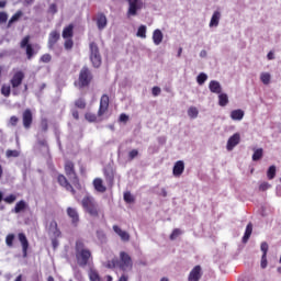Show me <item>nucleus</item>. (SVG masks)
Instances as JSON below:
<instances>
[{
	"label": "nucleus",
	"instance_id": "f257e3e1",
	"mask_svg": "<svg viewBox=\"0 0 281 281\" xmlns=\"http://www.w3.org/2000/svg\"><path fill=\"white\" fill-rule=\"evenodd\" d=\"M75 251H76L77 265L82 268L88 266L92 256H91V250H89V248L85 246V243H82L81 240H77Z\"/></svg>",
	"mask_w": 281,
	"mask_h": 281
},
{
	"label": "nucleus",
	"instance_id": "f03ea898",
	"mask_svg": "<svg viewBox=\"0 0 281 281\" xmlns=\"http://www.w3.org/2000/svg\"><path fill=\"white\" fill-rule=\"evenodd\" d=\"M81 205L87 214L90 216H98L100 210L94 196L86 194L81 201Z\"/></svg>",
	"mask_w": 281,
	"mask_h": 281
},
{
	"label": "nucleus",
	"instance_id": "7ed1b4c3",
	"mask_svg": "<svg viewBox=\"0 0 281 281\" xmlns=\"http://www.w3.org/2000/svg\"><path fill=\"white\" fill-rule=\"evenodd\" d=\"M117 269L121 271H131L133 269V259L127 252H120V259H117Z\"/></svg>",
	"mask_w": 281,
	"mask_h": 281
},
{
	"label": "nucleus",
	"instance_id": "20e7f679",
	"mask_svg": "<svg viewBox=\"0 0 281 281\" xmlns=\"http://www.w3.org/2000/svg\"><path fill=\"white\" fill-rule=\"evenodd\" d=\"M90 48V60L93 67L98 68L102 65V55H100V48L95 42H91L89 45Z\"/></svg>",
	"mask_w": 281,
	"mask_h": 281
},
{
	"label": "nucleus",
	"instance_id": "39448f33",
	"mask_svg": "<svg viewBox=\"0 0 281 281\" xmlns=\"http://www.w3.org/2000/svg\"><path fill=\"white\" fill-rule=\"evenodd\" d=\"M65 172L68 177V179L74 183L76 188H79V190L82 189V186H80V182L78 181V176H76V170L74 169V162L66 161L65 164Z\"/></svg>",
	"mask_w": 281,
	"mask_h": 281
},
{
	"label": "nucleus",
	"instance_id": "423d86ee",
	"mask_svg": "<svg viewBox=\"0 0 281 281\" xmlns=\"http://www.w3.org/2000/svg\"><path fill=\"white\" fill-rule=\"evenodd\" d=\"M92 78L93 77L91 76V70H89V68L87 66H85L80 70V74H79L78 85H79L80 89H82V87H89Z\"/></svg>",
	"mask_w": 281,
	"mask_h": 281
},
{
	"label": "nucleus",
	"instance_id": "0eeeda50",
	"mask_svg": "<svg viewBox=\"0 0 281 281\" xmlns=\"http://www.w3.org/2000/svg\"><path fill=\"white\" fill-rule=\"evenodd\" d=\"M21 49H26V57L29 60H32V57L38 54L37 50L34 49V46L30 44V35H26L20 43Z\"/></svg>",
	"mask_w": 281,
	"mask_h": 281
},
{
	"label": "nucleus",
	"instance_id": "6e6552de",
	"mask_svg": "<svg viewBox=\"0 0 281 281\" xmlns=\"http://www.w3.org/2000/svg\"><path fill=\"white\" fill-rule=\"evenodd\" d=\"M128 3L127 16H137V12L144 8V1L142 0H126Z\"/></svg>",
	"mask_w": 281,
	"mask_h": 281
},
{
	"label": "nucleus",
	"instance_id": "1a4fd4ad",
	"mask_svg": "<svg viewBox=\"0 0 281 281\" xmlns=\"http://www.w3.org/2000/svg\"><path fill=\"white\" fill-rule=\"evenodd\" d=\"M203 278V269L201 266H195L189 273L188 281H199Z\"/></svg>",
	"mask_w": 281,
	"mask_h": 281
},
{
	"label": "nucleus",
	"instance_id": "9d476101",
	"mask_svg": "<svg viewBox=\"0 0 281 281\" xmlns=\"http://www.w3.org/2000/svg\"><path fill=\"white\" fill-rule=\"evenodd\" d=\"M23 78H25V74H23L21 70L16 71L10 80L12 88L18 89V87H21Z\"/></svg>",
	"mask_w": 281,
	"mask_h": 281
},
{
	"label": "nucleus",
	"instance_id": "9b49d317",
	"mask_svg": "<svg viewBox=\"0 0 281 281\" xmlns=\"http://www.w3.org/2000/svg\"><path fill=\"white\" fill-rule=\"evenodd\" d=\"M239 144H240V134L239 133H235L233 136H231L228 138L226 148H227L228 151H232Z\"/></svg>",
	"mask_w": 281,
	"mask_h": 281
},
{
	"label": "nucleus",
	"instance_id": "f8f14e48",
	"mask_svg": "<svg viewBox=\"0 0 281 281\" xmlns=\"http://www.w3.org/2000/svg\"><path fill=\"white\" fill-rule=\"evenodd\" d=\"M66 212L71 220L72 225H75L76 227L78 223H80V215L78 214V209L69 206Z\"/></svg>",
	"mask_w": 281,
	"mask_h": 281
},
{
	"label": "nucleus",
	"instance_id": "ddd939ff",
	"mask_svg": "<svg viewBox=\"0 0 281 281\" xmlns=\"http://www.w3.org/2000/svg\"><path fill=\"white\" fill-rule=\"evenodd\" d=\"M33 120L32 110L26 109L22 114L24 128H31Z\"/></svg>",
	"mask_w": 281,
	"mask_h": 281
},
{
	"label": "nucleus",
	"instance_id": "4468645a",
	"mask_svg": "<svg viewBox=\"0 0 281 281\" xmlns=\"http://www.w3.org/2000/svg\"><path fill=\"white\" fill-rule=\"evenodd\" d=\"M48 234L52 238H60V229H58V223L50 221L48 224Z\"/></svg>",
	"mask_w": 281,
	"mask_h": 281
},
{
	"label": "nucleus",
	"instance_id": "2eb2a0df",
	"mask_svg": "<svg viewBox=\"0 0 281 281\" xmlns=\"http://www.w3.org/2000/svg\"><path fill=\"white\" fill-rule=\"evenodd\" d=\"M112 229L114 234H117L123 243H128L131 240V235L128 234V232L122 231L120 226L113 225Z\"/></svg>",
	"mask_w": 281,
	"mask_h": 281
},
{
	"label": "nucleus",
	"instance_id": "dca6fc26",
	"mask_svg": "<svg viewBox=\"0 0 281 281\" xmlns=\"http://www.w3.org/2000/svg\"><path fill=\"white\" fill-rule=\"evenodd\" d=\"M57 181L59 186H61V188H65L68 192L76 194V190H74V187L69 183V181L64 175H59Z\"/></svg>",
	"mask_w": 281,
	"mask_h": 281
},
{
	"label": "nucleus",
	"instance_id": "f3484780",
	"mask_svg": "<svg viewBox=\"0 0 281 281\" xmlns=\"http://www.w3.org/2000/svg\"><path fill=\"white\" fill-rule=\"evenodd\" d=\"M106 111H109V95L103 94L100 100V108H99L98 115L102 117V114L106 113Z\"/></svg>",
	"mask_w": 281,
	"mask_h": 281
},
{
	"label": "nucleus",
	"instance_id": "a211bd4d",
	"mask_svg": "<svg viewBox=\"0 0 281 281\" xmlns=\"http://www.w3.org/2000/svg\"><path fill=\"white\" fill-rule=\"evenodd\" d=\"M19 240L22 245L23 258H27V249H30V241H27V237L23 233L19 234Z\"/></svg>",
	"mask_w": 281,
	"mask_h": 281
},
{
	"label": "nucleus",
	"instance_id": "6ab92c4d",
	"mask_svg": "<svg viewBox=\"0 0 281 281\" xmlns=\"http://www.w3.org/2000/svg\"><path fill=\"white\" fill-rule=\"evenodd\" d=\"M60 40V33L53 31L48 35V49H54V46Z\"/></svg>",
	"mask_w": 281,
	"mask_h": 281
},
{
	"label": "nucleus",
	"instance_id": "aec40b11",
	"mask_svg": "<svg viewBox=\"0 0 281 281\" xmlns=\"http://www.w3.org/2000/svg\"><path fill=\"white\" fill-rule=\"evenodd\" d=\"M209 89L211 93H215L216 95L223 93V86H221V82L216 80H211L209 83Z\"/></svg>",
	"mask_w": 281,
	"mask_h": 281
},
{
	"label": "nucleus",
	"instance_id": "412c9836",
	"mask_svg": "<svg viewBox=\"0 0 281 281\" xmlns=\"http://www.w3.org/2000/svg\"><path fill=\"white\" fill-rule=\"evenodd\" d=\"M186 170V164L182 160H178L173 166V177H181Z\"/></svg>",
	"mask_w": 281,
	"mask_h": 281
},
{
	"label": "nucleus",
	"instance_id": "4be33fe9",
	"mask_svg": "<svg viewBox=\"0 0 281 281\" xmlns=\"http://www.w3.org/2000/svg\"><path fill=\"white\" fill-rule=\"evenodd\" d=\"M108 25V20H106V15H104L103 13H99L97 15V26L98 30L102 31Z\"/></svg>",
	"mask_w": 281,
	"mask_h": 281
},
{
	"label": "nucleus",
	"instance_id": "5701e85b",
	"mask_svg": "<svg viewBox=\"0 0 281 281\" xmlns=\"http://www.w3.org/2000/svg\"><path fill=\"white\" fill-rule=\"evenodd\" d=\"M218 23H221V11H214L209 27H218Z\"/></svg>",
	"mask_w": 281,
	"mask_h": 281
},
{
	"label": "nucleus",
	"instance_id": "b1692460",
	"mask_svg": "<svg viewBox=\"0 0 281 281\" xmlns=\"http://www.w3.org/2000/svg\"><path fill=\"white\" fill-rule=\"evenodd\" d=\"M153 41H154V45H161L164 41V33L161 32V30L157 29L154 31Z\"/></svg>",
	"mask_w": 281,
	"mask_h": 281
},
{
	"label": "nucleus",
	"instance_id": "393cba45",
	"mask_svg": "<svg viewBox=\"0 0 281 281\" xmlns=\"http://www.w3.org/2000/svg\"><path fill=\"white\" fill-rule=\"evenodd\" d=\"M245 117V111L238 109V110H233L231 112V120H234L235 122H240Z\"/></svg>",
	"mask_w": 281,
	"mask_h": 281
},
{
	"label": "nucleus",
	"instance_id": "a878e982",
	"mask_svg": "<svg viewBox=\"0 0 281 281\" xmlns=\"http://www.w3.org/2000/svg\"><path fill=\"white\" fill-rule=\"evenodd\" d=\"M93 186H94V190H97V192H106V187H104L102 179L100 178H95L93 180Z\"/></svg>",
	"mask_w": 281,
	"mask_h": 281
},
{
	"label": "nucleus",
	"instance_id": "bb28decb",
	"mask_svg": "<svg viewBox=\"0 0 281 281\" xmlns=\"http://www.w3.org/2000/svg\"><path fill=\"white\" fill-rule=\"evenodd\" d=\"M25 207H27V203L25 202V200H21L15 204L12 212L14 214H21V212H23V210H25Z\"/></svg>",
	"mask_w": 281,
	"mask_h": 281
},
{
	"label": "nucleus",
	"instance_id": "cd10ccee",
	"mask_svg": "<svg viewBox=\"0 0 281 281\" xmlns=\"http://www.w3.org/2000/svg\"><path fill=\"white\" fill-rule=\"evenodd\" d=\"M218 104L220 106H227V104H229V97L227 93L222 92L218 94Z\"/></svg>",
	"mask_w": 281,
	"mask_h": 281
},
{
	"label": "nucleus",
	"instance_id": "c85d7f7f",
	"mask_svg": "<svg viewBox=\"0 0 281 281\" xmlns=\"http://www.w3.org/2000/svg\"><path fill=\"white\" fill-rule=\"evenodd\" d=\"M23 16V11H16L15 14H13L11 16V19L8 22V27H11L13 23H16V21H19V19H21Z\"/></svg>",
	"mask_w": 281,
	"mask_h": 281
},
{
	"label": "nucleus",
	"instance_id": "c756f323",
	"mask_svg": "<svg viewBox=\"0 0 281 281\" xmlns=\"http://www.w3.org/2000/svg\"><path fill=\"white\" fill-rule=\"evenodd\" d=\"M251 232H254V226L251 225V223H249L246 226L245 235L243 237L244 243H247L249 240V238L251 237Z\"/></svg>",
	"mask_w": 281,
	"mask_h": 281
},
{
	"label": "nucleus",
	"instance_id": "7c9ffc66",
	"mask_svg": "<svg viewBox=\"0 0 281 281\" xmlns=\"http://www.w3.org/2000/svg\"><path fill=\"white\" fill-rule=\"evenodd\" d=\"M74 36V25H68L63 31V38H71Z\"/></svg>",
	"mask_w": 281,
	"mask_h": 281
},
{
	"label": "nucleus",
	"instance_id": "2f4dec72",
	"mask_svg": "<svg viewBox=\"0 0 281 281\" xmlns=\"http://www.w3.org/2000/svg\"><path fill=\"white\" fill-rule=\"evenodd\" d=\"M263 155H265V151L262 148L255 149L252 154V161H260Z\"/></svg>",
	"mask_w": 281,
	"mask_h": 281
},
{
	"label": "nucleus",
	"instance_id": "473e14b6",
	"mask_svg": "<svg viewBox=\"0 0 281 281\" xmlns=\"http://www.w3.org/2000/svg\"><path fill=\"white\" fill-rule=\"evenodd\" d=\"M88 276L90 281H102L100 279V274L98 273V271H95V269H90Z\"/></svg>",
	"mask_w": 281,
	"mask_h": 281
},
{
	"label": "nucleus",
	"instance_id": "72a5a7b5",
	"mask_svg": "<svg viewBox=\"0 0 281 281\" xmlns=\"http://www.w3.org/2000/svg\"><path fill=\"white\" fill-rule=\"evenodd\" d=\"M277 168L274 165L270 166L267 170V178L271 181L276 179Z\"/></svg>",
	"mask_w": 281,
	"mask_h": 281
},
{
	"label": "nucleus",
	"instance_id": "f704fd0d",
	"mask_svg": "<svg viewBox=\"0 0 281 281\" xmlns=\"http://www.w3.org/2000/svg\"><path fill=\"white\" fill-rule=\"evenodd\" d=\"M188 115L191 117V120H196L199 117V109L195 106H191L188 109Z\"/></svg>",
	"mask_w": 281,
	"mask_h": 281
},
{
	"label": "nucleus",
	"instance_id": "c9c22d12",
	"mask_svg": "<svg viewBox=\"0 0 281 281\" xmlns=\"http://www.w3.org/2000/svg\"><path fill=\"white\" fill-rule=\"evenodd\" d=\"M260 80L263 85H269L271 82V74L269 72H261Z\"/></svg>",
	"mask_w": 281,
	"mask_h": 281
},
{
	"label": "nucleus",
	"instance_id": "e433bc0d",
	"mask_svg": "<svg viewBox=\"0 0 281 281\" xmlns=\"http://www.w3.org/2000/svg\"><path fill=\"white\" fill-rule=\"evenodd\" d=\"M206 81H207V74L201 72L200 75H198L196 77L198 85L203 86L205 85Z\"/></svg>",
	"mask_w": 281,
	"mask_h": 281
},
{
	"label": "nucleus",
	"instance_id": "4c0bfd02",
	"mask_svg": "<svg viewBox=\"0 0 281 281\" xmlns=\"http://www.w3.org/2000/svg\"><path fill=\"white\" fill-rule=\"evenodd\" d=\"M146 30H147L146 25H140L137 30L136 36L138 38H146Z\"/></svg>",
	"mask_w": 281,
	"mask_h": 281
},
{
	"label": "nucleus",
	"instance_id": "58836bf2",
	"mask_svg": "<svg viewBox=\"0 0 281 281\" xmlns=\"http://www.w3.org/2000/svg\"><path fill=\"white\" fill-rule=\"evenodd\" d=\"M14 238H15L14 234L7 235V237H5V245L8 247H12L14 245Z\"/></svg>",
	"mask_w": 281,
	"mask_h": 281
},
{
	"label": "nucleus",
	"instance_id": "ea45409f",
	"mask_svg": "<svg viewBox=\"0 0 281 281\" xmlns=\"http://www.w3.org/2000/svg\"><path fill=\"white\" fill-rule=\"evenodd\" d=\"M1 93H2V95H4V98H10V93H11L10 86L3 85L1 88Z\"/></svg>",
	"mask_w": 281,
	"mask_h": 281
},
{
	"label": "nucleus",
	"instance_id": "a19ab883",
	"mask_svg": "<svg viewBox=\"0 0 281 281\" xmlns=\"http://www.w3.org/2000/svg\"><path fill=\"white\" fill-rule=\"evenodd\" d=\"M3 201H4V203H8L9 205H12V203H14V201H16V195L15 194L7 195L3 199Z\"/></svg>",
	"mask_w": 281,
	"mask_h": 281
},
{
	"label": "nucleus",
	"instance_id": "79ce46f5",
	"mask_svg": "<svg viewBox=\"0 0 281 281\" xmlns=\"http://www.w3.org/2000/svg\"><path fill=\"white\" fill-rule=\"evenodd\" d=\"M105 267L108 269H117V259H112L106 262Z\"/></svg>",
	"mask_w": 281,
	"mask_h": 281
},
{
	"label": "nucleus",
	"instance_id": "37998d69",
	"mask_svg": "<svg viewBox=\"0 0 281 281\" xmlns=\"http://www.w3.org/2000/svg\"><path fill=\"white\" fill-rule=\"evenodd\" d=\"M7 157L10 158V157H19V155H21V153L16 149H9L7 150L5 153Z\"/></svg>",
	"mask_w": 281,
	"mask_h": 281
},
{
	"label": "nucleus",
	"instance_id": "c03bdc74",
	"mask_svg": "<svg viewBox=\"0 0 281 281\" xmlns=\"http://www.w3.org/2000/svg\"><path fill=\"white\" fill-rule=\"evenodd\" d=\"M179 236H181V229L176 228V229H173V232L170 235V240H177V238H179Z\"/></svg>",
	"mask_w": 281,
	"mask_h": 281
},
{
	"label": "nucleus",
	"instance_id": "a18cd8bd",
	"mask_svg": "<svg viewBox=\"0 0 281 281\" xmlns=\"http://www.w3.org/2000/svg\"><path fill=\"white\" fill-rule=\"evenodd\" d=\"M75 106H77V109H85V106H87V102L85 101V99H78L75 102Z\"/></svg>",
	"mask_w": 281,
	"mask_h": 281
},
{
	"label": "nucleus",
	"instance_id": "49530a36",
	"mask_svg": "<svg viewBox=\"0 0 281 281\" xmlns=\"http://www.w3.org/2000/svg\"><path fill=\"white\" fill-rule=\"evenodd\" d=\"M123 198H124L125 203H133V201H134L133 194H131V192H125Z\"/></svg>",
	"mask_w": 281,
	"mask_h": 281
},
{
	"label": "nucleus",
	"instance_id": "de8ad7c7",
	"mask_svg": "<svg viewBox=\"0 0 281 281\" xmlns=\"http://www.w3.org/2000/svg\"><path fill=\"white\" fill-rule=\"evenodd\" d=\"M97 238H99L101 243H106V235H104V232L102 231L97 232Z\"/></svg>",
	"mask_w": 281,
	"mask_h": 281
},
{
	"label": "nucleus",
	"instance_id": "09e8293b",
	"mask_svg": "<svg viewBox=\"0 0 281 281\" xmlns=\"http://www.w3.org/2000/svg\"><path fill=\"white\" fill-rule=\"evenodd\" d=\"M137 155H139V151L137 149H133L128 153V159L130 161H133V159H135V157H137Z\"/></svg>",
	"mask_w": 281,
	"mask_h": 281
},
{
	"label": "nucleus",
	"instance_id": "8fccbe9b",
	"mask_svg": "<svg viewBox=\"0 0 281 281\" xmlns=\"http://www.w3.org/2000/svg\"><path fill=\"white\" fill-rule=\"evenodd\" d=\"M261 251H262V256H267V251H269V244H267L266 241L261 243Z\"/></svg>",
	"mask_w": 281,
	"mask_h": 281
},
{
	"label": "nucleus",
	"instance_id": "3c124183",
	"mask_svg": "<svg viewBox=\"0 0 281 281\" xmlns=\"http://www.w3.org/2000/svg\"><path fill=\"white\" fill-rule=\"evenodd\" d=\"M269 188H271V184H269V182H262L260 186H259V190L261 192H266V190H269Z\"/></svg>",
	"mask_w": 281,
	"mask_h": 281
},
{
	"label": "nucleus",
	"instance_id": "603ef678",
	"mask_svg": "<svg viewBox=\"0 0 281 281\" xmlns=\"http://www.w3.org/2000/svg\"><path fill=\"white\" fill-rule=\"evenodd\" d=\"M41 61H42V63H50V61H52V55H49V54H44V55L41 57Z\"/></svg>",
	"mask_w": 281,
	"mask_h": 281
},
{
	"label": "nucleus",
	"instance_id": "864d4df0",
	"mask_svg": "<svg viewBox=\"0 0 281 281\" xmlns=\"http://www.w3.org/2000/svg\"><path fill=\"white\" fill-rule=\"evenodd\" d=\"M16 124H19V117L11 116L9 121V126H16Z\"/></svg>",
	"mask_w": 281,
	"mask_h": 281
},
{
	"label": "nucleus",
	"instance_id": "5fc2aeb1",
	"mask_svg": "<svg viewBox=\"0 0 281 281\" xmlns=\"http://www.w3.org/2000/svg\"><path fill=\"white\" fill-rule=\"evenodd\" d=\"M41 128L44 133H47L48 124H47V119L42 120L41 122Z\"/></svg>",
	"mask_w": 281,
	"mask_h": 281
},
{
	"label": "nucleus",
	"instance_id": "6e6d98bb",
	"mask_svg": "<svg viewBox=\"0 0 281 281\" xmlns=\"http://www.w3.org/2000/svg\"><path fill=\"white\" fill-rule=\"evenodd\" d=\"M0 23H8V13L0 12Z\"/></svg>",
	"mask_w": 281,
	"mask_h": 281
},
{
	"label": "nucleus",
	"instance_id": "4d7b16f0",
	"mask_svg": "<svg viewBox=\"0 0 281 281\" xmlns=\"http://www.w3.org/2000/svg\"><path fill=\"white\" fill-rule=\"evenodd\" d=\"M151 93H153V95H155V98H157V95H159V94L161 93V88H159V87H154V88L151 89Z\"/></svg>",
	"mask_w": 281,
	"mask_h": 281
},
{
	"label": "nucleus",
	"instance_id": "13d9d810",
	"mask_svg": "<svg viewBox=\"0 0 281 281\" xmlns=\"http://www.w3.org/2000/svg\"><path fill=\"white\" fill-rule=\"evenodd\" d=\"M261 269H267V255L261 256Z\"/></svg>",
	"mask_w": 281,
	"mask_h": 281
},
{
	"label": "nucleus",
	"instance_id": "bf43d9fd",
	"mask_svg": "<svg viewBox=\"0 0 281 281\" xmlns=\"http://www.w3.org/2000/svg\"><path fill=\"white\" fill-rule=\"evenodd\" d=\"M71 47H74V41L66 40V42H65V49H71Z\"/></svg>",
	"mask_w": 281,
	"mask_h": 281
},
{
	"label": "nucleus",
	"instance_id": "052dcab7",
	"mask_svg": "<svg viewBox=\"0 0 281 281\" xmlns=\"http://www.w3.org/2000/svg\"><path fill=\"white\" fill-rule=\"evenodd\" d=\"M86 120H88V122H95V115H93L91 113H87Z\"/></svg>",
	"mask_w": 281,
	"mask_h": 281
},
{
	"label": "nucleus",
	"instance_id": "680f3d73",
	"mask_svg": "<svg viewBox=\"0 0 281 281\" xmlns=\"http://www.w3.org/2000/svg\"><path fill=\"white\" fill-rule=\"evenodd\" d=\"M120 122H123L124 124H126L128 122V115L122 113L120 115Z\"/></svg>",
	"mask_w": 281,
	"mask_h": 281
},
{
	"label": "nucleus",
	"instance_id": "e2e57ef3",
	"mask_svg": "<svg viewBox=\"0 0 281 281\" xmlns=\"http://www.w3.org/2000/svg\"><path fill=\"white\" fill-rule=\"evenodd\" d=\"M157 194H159V196H168V191H166V189H160V191L157 192Z\"/></svg>",
	"mask_w": 281,
	"mask_h": 281
},
{
	"label": "nucleus",
	"instance_id": "0e129e2a",
	"mask_svg": "<svg viewBox=\"0 0 281 281\" xmlns=\"http://www.w3.org/2000/svg\"><path fill=\"white\" fill-rule=\"evenodd\" d=\"M58 237H53L52 239V245H53V248L56 249L58 247Z\"/></svg>",
	"mask_w": 281,
	"mask_h": 281
},
{
	"label": "nucleus",
	"instance_id": "69168bd1",
	"mask_svg": "<svg viewBox=\"0 0 281 281\" xmlns=\"http://www.w3.org/2000/svg\"><path fill=\"white\" fill-rule=\"evenodd\" d=\"M40 146H43L46 150H49V147H47V140H38Z\"/></svg>",
	"mask_w": 281,
	"mask_h": 281
},
{
	"label": "nucleus",
	"instance_id": "338daca9",
	"mask_svg": "<svg viewBox=\"0 0 281 281\" xmlns=\"http://www.w3.org/2000/svg\"><path fill=\"white\" fill-rule=\"evenodd\" d=\"M105 177H106V180L111 183L113 182V173H109L105 171Z\"/></svg>",
	"mask_w": 281,
	"mask_h": 281
},
{
	"label": "nucleus",
	"instance_id": "774afa93",
	"mask_svg": "<svg viewBox=\"0 0 281 281\" xmlns=\"http://www.w3.org/2000/svg\"><path fill=\"white\" fill-rule=\"evenodd\" d=\"M119 281H128V276L122 274Z\"/></svg>",
	"mask_w": 281,
	"mask_h": 281
}]
</instances>
